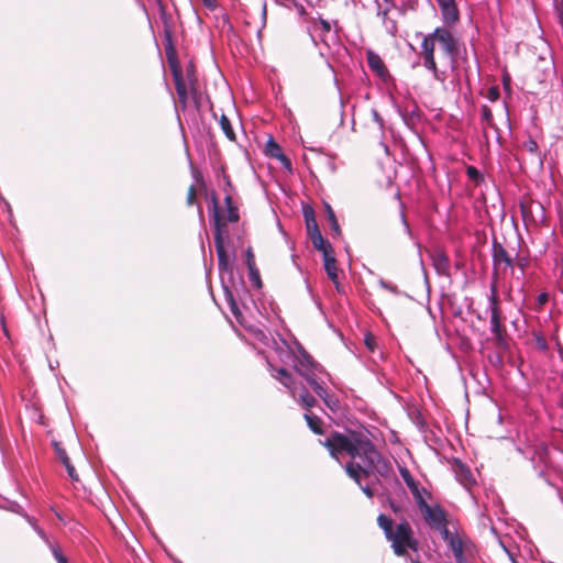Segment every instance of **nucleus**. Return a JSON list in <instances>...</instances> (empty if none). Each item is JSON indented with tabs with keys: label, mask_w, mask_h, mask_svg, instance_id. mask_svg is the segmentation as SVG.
Here are the masks:
<instances>
[{
	"label": "nucleus",
	"mask_w": 563,
	"mask_h": 563,
	"mask_svg": "<svg viewBox=\"0 0 563 563\" xmlns=\"http://www.w3.org/2000/svg\"><path fill=\"white\" fill-rule=\"evenodd\" d=\"M320 442L336 461L340 462L343 455L351 457V462L345 465L347 475L360 485L367 497H373L374 492L368 486L361 485L362 476H368L374 473L386 475L388 466L368 435L362 432H333L324 441Z\"/></svg>",
	"instance_id": "nucleus-1"
},
{
	"label": "nucleus",
	"mask_w": 563,
	"mask_h": 563,
	"mask_svg": "<svg viewBox=\"0 0 563 563\" xmlns=\"http://www.w3.org/2000/svg\"><path fill=\"white\" fill-rule=\"evenodd\" d=\"M224 203L227 210L225 214H222L218 206L217 197H211L212 218L214 224V245L218 256L219 271L221 275L223 273L232 274L230 255L224 245V242L229 239V231L227 229V224L228 222H238L240 218L239 210L234 206L232 197L230 195H227L224 197Z\"/></svg>",
	"instance_id": "nucleus-2"
},
{
	"label": "nucleus",
	"mask_w": 563,
	"mask_h": 563,
	"mask_svg": "<svg viewBox=\"0 0 563 563\" xmlns=\"http://www.w3.org/2000/svg\"><path fill=\"white\" fill-rule=\"evenodd\" d=\"M379 528L384 531L386 539L390 542V547L397 556L407 555L408 551L417 552L419 550V541L415 537V532L407 521H401L394 526L393 520L380 514L377 518Z\"/></svg>",
	"instance_id": "nucleus-3"
},
{
	"label": "nucleus",
	"mask_w": 563,
	"mask_h": 563,
	"mask_svg": "<svg viewBox=\"0 0 563 563\" xmlns=\"http://www.w3.org/2000/svg\"><path fill=\"white\" fill-rule=\"evenodd\" d=\"M296 372L303 377L307 383L312 387L314 393L325 402L327 406L332 407L336 405V401H332L329 398L327 389L323 387V383L317 377L319 371L310 355L305 351L301 352V356L297 358L294 364Z\"/></svg>",
	"instance_id": "nucleus-4"
},
{
	"label": "nucleus",
	"mask_w": 563,
	"mask_h": 563,
	"mask_svg": "<svg viewBox=\"0 0 563 563\" xmlns=\"http://www.w3.org/2000/svg\"><path fill=\"white\" fill-rule=\"evenodd\" d=\"M273 376L288 388L294 398L298 395V401L303 408L310 409L316 405L314 397L309 394L305 386L295 384L290 374L285 368H279Z\"/></svg>",
	"instance_id": "nucleus-5"
},
{
	"label": "nucleus",
	"mask_w": 563,
	"mask_h": 563,
	"mask_svg": "<svg viewBox=\"0 0 563 563\" xmlns=\"http://www.w3.org/2000/svg\"><path fill=\"white\" fill-rule=\"evenodd\" d=\"M435 38L432 36V33L422 36V42L420 46V56L422 58V65L429 71L432 73V76L438 81H444L443 73L439 71L435 57Z\"/></svg>",
	"instance_id": "nucleus-6"
},
{
	"label": "nucleus",
	"mask_w": 563,
	"mask_h": 563,
	"mask_svg": "<svg viewBox=\"0 0 563 563\" xmlns=\"http://www.w3.org/2000/svg\"><path fill=\"white\" fill-rule=\"evenodd\" d=\"M170 68L179 104L181 109L185 110L188 99L190 97H195L197 88L195 85H192V88L189 86V82L184 77L183 69L178 66L177 63H172Z\"/></svg>",
	"instance_id": "nucleus-7"
},
{
	"label": "nucleus",
	"mask_w": 563,
	"mask_h": 563,
	"mask_svg": "<svg viewBox=\"0 0 563 563\" xmlns=\"http://www.w3.org/2000/svg\"><path fill=\"white\" fill-rule=\"evenodd\" d=\"M419 511L431 529L441 532L448 527L446 514L439 504H423Z\"/></svg>",
	"instance_id": "nucleus-8"
},
{
	"label": "nucleus",
	"mask_w": 563,
	"mask_h": 563,
	"mask_svg": "<svg viewBox=\"0 0 563 563\" xmlns=\"http://www.w3.org/2000/svg\"><path fill=\"white\" fill-rule=\"evenodd\" d=\"M488 309L490 312V318H489L490 332L496 338H501V311H500V307H499L497 288L495 285H493L490 287V294L488 296Z\"/></svg>",
	"instance_id": "nucleus-9"
},
{
	"label": "nucleus",
	"mask_w": 563,
	"mask_h": 563,
	"mask_svg": "<svg viewBox=\"0 0 563 563\" xmlns=\"http://www.w3.org/2000/svg\"><path fill=\"white\" fill-rule=\"evenodd\" d=\"M432 36L435 38L444 52L445 55L454 57L457 53V40L454 37L452 32L445 26H439L432 32Z\"/></svg>",
	"instance_id": "nucleus-10"
},
{
	"label": "nucleus",
	"mask_w": 563,
	"mask_h": 563,
	"mask_svg": "<svg viewBox=\"0 0 563 563\" xmlns=\"http://www.w3.org/2000/svg\"><path fill=\"white\" fill-rule=\"evenodd\" d=\"M305 220H306V227L309 234V238L312 242V245L318 251L327 250V247H332L322 236L318 223L314 219L313 211L311 209L305 210L303 212Z\"/></svg>",
	"instance_id": "nucleus-11"
},
{
	"label": "nucleus",
	"mask_w": 563,
	"mask_h": 563,
	"mask_svg": "<svg viewBox=\"0 0 563 563\" xmlns=\"http://www.w3.org/2000/svg\"><path fill=\"white\" fill-rule=\"evenodd\" d=\"M441 11V18L446 26H452L460 20V11L455 0H435Z\"/></svg>",
	"instance_id": "nucleus-12"
},
{
	"label": "nucleus",
	"mask_w": 563,
	"mask_h": 563,
	"mask_svg": "<svg viewBox=\"0 0 563 563\" xmlns=\"http://www.w3.org/2000/svg\"><path fill=\"white\" fill-rule=\"evenodd\" d=\"M440 534L451 549L456 563H465L462 539L456 533H452L448 527Z\"/></svg>",
	"instance_id": "nucleus-13"
},
{
	"label": "nucleus",
	"mask_w": 563,
	"mask_h": 563,
	"mask_svg": "<svg viewBox=\"0 0 563 563\" xmlns=\"http://www.w3.org/2000/svg\"><path fill=\"white\" fill-rule=\"evenodd\" d=\"M323 255V264H324V271L328 275V277L332 280L334 284L336 290L339 292L342 291L341 284L339 282V269L336 267V261L334 256L332 255V247H327V250L321 251Z\"/></svg>",
	"instance_id": "nucleus-14"
},
{
	"label": "nucleus",
	"mask_w": 563,
	"mask_h": 563,
	"mask_svg": "<svg viewBox=\"0 0 563 563\" xmlns=\"http://www.w3.org/2000/svg\"><path fill=\"white\" fill-rule=\"evenodd\" d=\"M366 59L371 70L374 71L380 79L386 81L389 78V73L383 59L377 53L373 51H367Z\"/></svg>",
	"instance_id": "nucleus-15"
},
{
	"label": "nucleus",
	"mask_w": 563,
	"mask_h": 563,
	"mask_svg": "<svg viewBox=\"0 0 563 563\" xmlns=\"http://www.w3.org/2000/svg\"><path fill=\"white\" fill-rule=\"evenodd\" d=\"M224 294H225V300L230 307V310L232 314L234 316L235 320L245 329L254 331V327L247 322V320L244 318L241 309L239 308V305L232 294V291L224 286Z\"/></svg>",
	"instance_id": "nucleus-16"
},
{
	"label": "nucleus",
	"mask_w": 563,
	"mask_h": 563,
	"mask_svg": "<svg viewBox=\"0 0 563 563\" xmlns=\"http://www.w3.org/2000/svg\"><path fill=\"white\" fill-rule=\"evenodd\" d=\"M384 4L377 2V15L382 19L384 25L394 33L396 31V22L394 20H388V12L391 8L395 7V3L393 0H383Z\"/></svg>",
	"instance_id": "nucleus-17"
},
{
	"label": "nucleus",
	"mask_w": 563,
	"mask_h": 563,
	"mask_svg": "<svg viewBox=\"0 0 563 563\" xmlns=\"http://www.w3.org/2000/svg\"><path fill=\"white\" fill-rule=\"evenodd\" d=\"M432 262L439 275L450 276V261L443 252H437L432 256Z\"/></svg>",
	"instance_id": "nucleus-18"
},
{
	"label": "nucleus",
	"mask_w": 563,
	"mask_h": 563,
	"mask_svg": "<svg viewBox=\"0 0 563 563\" xmlns=\"http://www.w3.org/2000/svg\"><path fill=\"white\" fill-rule=\"evenodd\" d=\"M493 260L495 265L504 264L506 267H512V260L501 245L494 246Z\"/></svg>",
	"instance_id": "nucleus-19"
},
{
	"label": "nucleus",
	"mask_w": 563,
	"mask_h": 563,
	"mask_svg": "<svg viewBox=\"0 0 563 563\" xmlns=\"http://www.w3.org/2000/svg\"><path fill=\"white\" fill-rule=\"evenodd\" d=\"M410 493L417 504L418 509L423 507V504H429V499L432 498V495L429 490L423 487H420L419 484L416 485V489L411 488Z\"/></svg>",
	"instance_id": "nucleus-20"
},
{
	"label": "nucleus",
	"mask_w": 563,
	"mask_h": 563,
	"mask_svg": "<svg viewBox=\"0 0 563 563\" xmlns=\"http://www.w3.org/2000/svg\"><path fill=\"white\" fill-rule=\"evenodd\" d=\"M266 150L272 157L277 158L278 161H287V156L283 153L280 146L274 142L273 139H269L266 144Z\"/></svg>",
	"instance_id": "nucleus-21"
},
{
	"label": "nucleus",
	"mask_w": 563,
	"mask_h": 563,
	"mask_svg": "<svg viewBox=\"0 0 563 563\" xmlns=\"http://www.w3.org/2000/svg\"><path fill=\"white\" fill-rule=\"evenodd\" d=\"M305 419L308 423V427L317 434L322 433V420L312 415V413H305Z\"/></svg>",
	"instance_id": "nucleus-22"
},
{
	"label": "nucleus",
	"mask_w": 563,
	"mask_h": 563,
	"mask_svg": "<svg viewBox=\"0 0 563 563\" xmlns=\"http://www.w3.org/2000/svg\"><path fill=\"white\" fill-rule=\"evenodd\" d=\"M219 123L225 136L230 141L235 140V133L233 131L232 124L225 115H221Z\"/></svg>",
	"instance_id": "nucleus-23"
},
{
	"label": "nucleus",
	"mask_w": 563,
	"mask_h": 563,
	"mask_svg": "<svg viewBox=\"0 0 563 563\" xmlns=\"http://www.w3.org/2000/svg\"><path fill=\"white\" fill-rule=\"evenodd\" d=\"M325 210H327L328 220H329V223H330L333 234L340 235L341 229H340L339 222L336 220V217L334 214V211L332 210L330 205L325 206Z\"/></svg>",
	"instance_id": "nucleus-24"
},
{
	"label": "nucleus",
	"mask_w": 563,
	"mask_h": 563,
	"mask_svg": "<svg viewBox=\"0 0 563 563\" xmlns=\"http://www.w3.org/2000/svg\"><path fill=\"white\" fill-rule=\"evenodd\" d=\"M399 474H400L401 478L404 479V482L406 483L409 490L411 488L416 489V485L418 484V482L412 477V475L410 474V472L407 467L400 466Z\"/></svg>",
	"instance_id": "nucleus-25"
},
{
	"label": "nucleus",
	"mask_w": 563,
	"mask_h": 563,
	"mask_svg": "<svg viewBox=\"0 0 563 563\" xmlns=\"http://www.w3.org/2000/svg\"><path fill=\"white\" fill-rule=\"evenodd\" d=\"M533 340L538 350L545 352L549 349L545 338L540 332H533Z\"/></svg>",
	"instance_id": "nucleus-26"
},
{
	"label": "nucleus",
	"mask_w": 563,
	"mask_h": 563,
	"mask_svg": "<svg viewBox=\"0 0 563 563\" xmlns=\"http://www.w3.org/2000/svg\"><path fill=\"white\" fill-rule=\"evenodd\" d=\"M481 115L482 121L485 122L487 126H493V112L488 106L484 104L481 107Z\"/></svg>",
	"instance_id": "nucleus-27"
},
{
	"label": "nucleus",
	"mask_w": 563,
	"mask_h": 563,
	"mask_svg": "<svg viewBox=\"0 0 563 563\" xmlns=\"http://www.w3.org/2000/svg\"><path fill=\"white\" fill-rule=\"evenodd\" d=\"M184 77L185 79L189 82V86L192 88V85L196 86L197 84V77H196V71H195V68H194V65L192 64H189L187 67H186V71L184 74Z\"/></svg>",
	"instance_id": "nucleus-28"
},
{
	"label": "nucleus",
	"mask_w": 563,
	"mask_h": 563,
	"mask_svg": "<svg viewBox=\"0 0 563 563\" xmlns=\"http://www.w3.org/2000/svg\"><path fill=\"white\" fill-rule=\"evenodd\" d=\"M466 175L467 177L473 180L474 183L478 184L483 180L482 174L478 172V169L474 166H467L466 167Z\"/></svg>",
	"instance_id": "nucleus-29"
},
{
	"label": "nucleus",
	"mask_w": 563,
	"mask_h": 563,
	"mask_svg": "<svg viewBox=\"0 0 563 563\" xmlns=\"http://www.w3.org/2000/svg\"><path fill=\"white\" fill-rule=\"evenodd\" d=\"M459 479L465 487L470 486L474 482L471 472L464 468H462Z\"/></svg>",
	"instance_id": "nucleus-30"
},
{
	"label": "nucleus",
	"mask_w": 563,
	"mask_h": 563,
	"mask_svg": "<svg viewBox=\"0 0 563 563\" xmlns=\"http://www.w3.org/2000/svg\"><path fill=\"white\" fill-rule=\"evenodd\" d=\"M523 147L526 151H528L529 153H532V154H537L538 150H539L537 141H534L531 137H529L527 141L523 142Z\"/></svg>",
	"instance_id": "nucleus-31"
},
{
	"label": "nucleus",
	"mask_w": 563,
	"mask_h": 563,
	"mask_svg": "<svg viewBox=\"0 0 563 563\" xmlns=\"http://www.w3.org/2000/svg\"><path fill=\"white\" fill-rule=\"evenodd\" d=\"M52 553L58 563H68L67 559L63 555L60 550L56 545H51Z\"/></svg>",
	"instance_id": "nucleus-32"
},
{
	"label": "nucleus",
	"mask_w": 563,
	"mask_h": 563,
	"mask_svg": "<svg viewBox=\"0 0 563 563\" xmlns=\"http://www.w3.org/2000/svg\"><path fill=\"white\" fill-rule=\"evenodd\" d=\"M364 343H365L366 347L368 349V351L374 352L375 346H376V340L371 333H367L365 335Z\"/></svg>",
	"instance_id": "nucleus-33"
},
{
	"label": "nucleus",
	"mask_w": 563,
	"mask_h": 563,
	"mask_svg": "<svg viewBox=\"0 0 563 563\" xmlns=\"http://www.w3.org/2000/svg\"><path fill=\"white\" fill-rule=\"evenodd\" d=\"M55 449H56V453H57V456L60 460V462L64 465L68 464V462H70V460H69L66 451L64 449H62L60 446H58L57 444L55 445Z\"/></svg>",
	"instance_id": "nucleus-34"
},
{
	"label": "nucleus",
	"mask_w": 563,
	"mask_h": 563,
	"mask_svg": "<svg viewBox=\"0 0 563 563\" xmlns=\"http://www.w3.org/2000/svg\"><path fill=\"white\" fill-rule=\"evenodd\" d=\"M379 286L393 294H399V290L396 285L385 282L384 279L379 280Z\"/></svg>",
	"instance_id": "nucleus-35"
},
{
	"label": "nucleus",
	"mask_w": 563,
	"mask_h": 563,
	"mask_svg": "<svg viewBox=\"0 0 563 563\" xmlns=\"http://www.w3.org/2000/svg\"><path fill=\"white\" fill-rule=\"evenodd\" d=\"M549 301V294L543 291L537 297L538 309L540 310Z\"/></svg>",
	"instance_id": "nucleus-36"
},
{
	"label": "nucleus",
	"mask_w": 563,
	"mask_h": 563,
	"mask_svg": "<svg viewBox=\"0 0 563 563\" xmlns=\"http://www.w3.org/2000/svg\"><path fill=\"white\" fill-rule=\"evenodd\" d=\"M64 466L66 467L68 476L73 481H78V474L76 473L74 465L70 462H68V464H65Z\"/></svg>",
	"instance_id": "nucleus-37"
},
{
	"label": "nucleus",
	"mask_w": 563,
	"mask_h": 563,
	"mask_svg": "<svg viewBox=\"0 0 563 563\" xmlns=\"http://www.w3.org/2000/svg\"><path fill=\"white\" fill-rule=\"evenodd\" d=\"M34 531H35V532H36V533H37V534H38V536H40V537H41V538H42V539H43V540H44V541H45L49 547H51V545H53V544L49 542V540H48V538H47L46 533L44 532V530H43L42 528H40L37 525H34Z\"/></svg>",
	"instance_id": "nucleus-38"
},
{
	"label": "nucleus",
	"mask_w": 563,
	"mask_h": 563,
	"mask_svg": "<svg viewBox=\"0 0 563 563\" xmlns=\"http://www.w3.org/2000/svg\"><path fill=\"white\" fill-rule=\"evenodd\" d=\"M196 199V189L195 186H190L187 194V202L188 205H192Z\"/></svg>",
	"instance_id": "nucleus-39"
},
{
	"label": "nucleus",
	"mask_w": 563,
	"mask_h": 563,
	"mask_svg": "<svg viewBox=\"0 0 563 563\" xmlns=\"http://www.w3.org/2000/svg\"><path fill=\"white\" fill-rule=\"evenodd\" d=\"M499 97V91L496 87H493L488 90V99L492 101L497 100Z\"/></svg>",
	"instance_id": "nucleus-40"
},
{
	"label": "nucleus",
	"mask_w": 563,
	"mask_h": 563,
	"mask_svg": "<svg viewBox=\"0 0 563 563\" xmlns=\"http://www.w3.org/2000/svg\"><path fill=\"white\" fill-rule=\"evenodd\" d=\"M373 118H374L375 122H377L379 124V126H383V119L380 118V115L378 114V112L376 110H373Z\"/></svg>",
	"instance_id": "nucleus-41"
},
{
	"label": "nucleus",
	"mask_w": 563,
	"mask_h": 563,
	"mask_svg": "<svg viewBox=\"0 0 563 563\" xmlns=\"http://www.w3.org/2000/svg\"><path fill=\"white\" fill-rule=\"evenodd\" d=\"M203 4L208 7L209 9L216 8V0H202Z\"/></svg>",
	"instance_id": "nucleus-42"
},
{
	"label": "nucleus",
	"mask_w": 563,
	"mask_h": 563,
	"mask_svg": "<svg viewBox=\"0 0 563 563\" xmlns=\"http://www.w3.org/2000/svg\"><path fill=\"white\" fill-rule=\"evenodd\" d=\"M23 517L25 518V520L31 525V527L34 529V525H36L35 520L33 517H30L29 515L26 514H23Z\"/></svg>",
	"instance_id": "nucleus-43"
},
{
	"label": "nucleus",
	"mask_w": 563,
	"mask_h": 563,
	"mask_svg": "<svg viewBox=\"0 0 563 563\" xmlns=\"http://www.w3.org/2000/svg\"><path fill=\"white\" fill-rule=\"evenodd\" d=\"M321 24H322V27H323L324 31H327V32L330 31V23L328 21L322 20Z\"/></svg>",
	"instance_id": "nucleus-44"
},
{
	"label": "nucleus",
	"mask_w": 563,
	"mask_h": 563,
	"mask_svg": "<svg viewBox=\"0 0 563 563\" xmlns=\"http://www.w3.org/2000/svg\"><path fill=\"white\" fill-rule=\"evenodd\" d=\"M286 168L290 169L291 163L289 158L287 157V161H279Z\"/></svg>",
	"instance_id": "nucleus-45"
},
{
	"label": "nucleus",
	"mask_w": 563,
	"mask_h": 563,
	"mask_svg": "<svg viewBox=\"0 0 563 563\" xmlns=\"http://www.w3.org/2000/svg\"><path fill=\"white\" fill-rule=\"evenodd\" d=\"M526 264H527V261L525 258L520 260L518 265L519 267L521 268V271L523 272L525 267H526Z\"/></svg>",
	"instance_id": "nucleus-46"
},
{
	"label": "nucleus",
	"mask_w": 563,
	"mask_h": 563,
	"mask_svg": "<svg viewBox=\"0 0 563 563\" xmlns=\"http://www.w3.org/2000/svg\"><path fill=\"white\" fill-rule=\"evenodd\" d=\"M256 336L257 338H264L265 335H264V333L261 330H258V331H256Z\"/></svg>",
	"instance_id": "nucleus-47"
},
{
	"label": "nucleus",
	"mask_w": 563,
	"mask_h": 563,
	"mask_svg": "<svg viewBox=\"0 0 563 563\" xmlns=\"http://www.w3.org/2000/svg\"><path fill=\"white\" fill-rule=\"evenodd\" d=\"M560 22L563 25V14H561V16H560Z\"/></svg>",
	"instance_id": "nucleus-48"
},
{
	"label": "nucleus",
	"mask_w": 563,
	"mask_h": 563,
	"mask_svg": "<svg viewBox=\"0 0 563 563\" xmlns=\"http://www.w3.org/2000/svg\"><path fill=\"white\" fill-rule=\"evenodd\" d=\"M561 269H562V273H563V258L561 260Z\"/></svg>",
	"instance_id": "nucleus-49"
},
{
	"label": "nucleus",
	"mask_w": 563,
	"mask_h": 563,
	"mask_svg": "<svg viewBox=\"0 0 563 563\" xmlns=\"http://www.w3.org/2000/svg\"><path fill=\"white\" fill-rule=\"evenodd\" d=\"M411 563H421V562H419L417 560H412Z\"/></svg>",
	"instance_id": "nucleus-50"
}]
</instances>
